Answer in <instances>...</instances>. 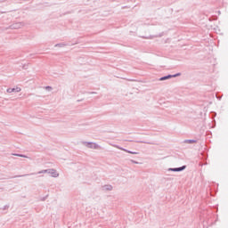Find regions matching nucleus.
Returning a JSON list of instances; mask_svg holds the SVG:
<instances>
[{
    "instance_id": "obj_3",
    "label": "nucleus",
    "mask_w": 228,
    "mask_h": 228,
    "mask_svg": "<svg viewBox=\"0 0 228 228\" xmlns=\"http://www.w3.org/2000/svg\"><path fill=\"white\" fill-rule=\"evenodd\" d=\"M47 174H49L52 177H60V174L54 168L48 169Z\"/></svg>"
},
{
    "instance_id": "obj_21",
    "label": "nucleus",
    "mask_w": 228,
    "mask_h": 228,
    "mask_svg": "<svg viewBox=\"0 0 228 228\" xmlns=\"http://www.w3.org/2000/svg\"><path fill=\"white\" fill-rule=\"evenodd\" d=\"M36 173H31L29 175H35Z\"/></svg>"
},
{
    "instance_id": "obj_13",
    "label": "nucleus",
    "mask_w": 228,
    "mask_h": 228,
    "mask_svg": "<svg viewBox=\"0 0 228 228\" xmlns=\"http://www.w3.org/2000/svg\"><path fill=\"white\" fill-rule=\"evenodd\" d=\"M45 90H48V92H51V90H53V87H52V86H45Z\"/></svg>"
},
{
    "instance_id": "obj_17",
    "label": "nucleus",
    "mask_w": 228,
    "mask_h": 228,
    "mask_svg": "<svg viewBox=\"0 0 228 228\" xmlns=\"http://www.w3.org/2000/svg\"><path fill=\"white\" fill-rule=\"evenodd\" d=\"M26 175H16V176H14V177H26Z\"/></svg>"
},
{
    "instance_id": "obj_4",
    "label": "nucleus",
    "mask_w": 228,
    "mask_h": 228,
    "mask_svg": "<svg viewBox=\"0 0 228 228\" xmlns=\"http://www.w3.org/2000/svg\"><path fill=\"white\" fill-rule=\"evenodd\" d=\"M183 170H186V166H183L180 167L168 168V172H183Z\"/></svg>"
},
{
    "instance_id": "obj_6",
    "label": "nucleus",
    "mask_w": 228,
    "mask_h": 228,
    "mask_svg": "<svg viewBox=\"0 0 228 228\" xmlns=\"http://www.w3.org/2000/svg\"><path fill=\"white\" fill-rule=\"evenodd\" d=\"M12 29H20L22 28V23H14L11 26Z\"/></svg>"
},
{
    "instance_id": "obj_9",
    "label": "nucleus",
    "mask_w": 228,
    "mask_h": 228,
    "mask_svg": "<svg viewBox=\"0 0 228 228\" xmlns=\"http://www.w3.org/2000/svg\"><path fill=\"white\" fill-rule=\"evenodd\" d=\"M66 46H67V45L64 44V43L56 44V45H54V47H66Z\"/></svg>"
},
{
    "instance_id": "obj_7",
    "label": "nucleus",
    "mask_w": 228,
    "mask_h": 228,
    "mask_svg": "<svg viewBox=\"0 0 228 228\" xmlns=\"http://www.w3.org/2000/svg\"><path fill=\"white\" fill-rule=\"evenodd\" d=\"M171 77H172V75H167V76L160 77L159 81H167V79H171Z\"/></svg>"
},
{
    "instance_id": "obj_10",
    "label": "nucleus",
    "mask_w": 228,
    "mask_h": 228,
    "mask_svg": "<svg viewBox=\"0 0 228 228\" xmlns=\"http://www.w3.org/2000/svg\"><path fill=\"white\" fill-rule=\"evenodd\" d=\"M137 143H147L148 145H153L154 144L152 142H145V141H137Z\"/></svg>"
},
{
    "instance_id": "obj_19",
    "label": "nucleus",
    "mask_w": 228,
    "mask_h": 228,
    "mask_svg": "<svg viewBox=\"0 0 228 228\" xmlns=\"http://www.w3.org/2000/svg\"><path fill=\"white\" fill-rule=\"evenodd\" d=\"M4 209H8V206H4Z\"/></svg>"
},
{
    "instance_id": "obj_1",
    "label": "nucleus",
    "mask_w": 228,
    "mask_h": 228,
    "mask_svg": "<svg viewBox=\"0 0 228 228\" xmlns=\"http://www.w3.org/2000/svg\"><path fill=\"white\" fill-rule=\"evenodd\" d=\"M82 143L85 145V147H87V149H101V146L97 144V142H82Z\"/></svg>"
},
{
    "instance_id": "obj_14",
    "label": "nucleus",
    "mask_w": 228,
    "mask_h": 228,
    "mask_svg": "<svg viewBox=\"0 0 228 228\" xmlns=\"http://www.w3.org/2000/svg\"><path fill=\"white\" fill-rule=\"evenodd\" d=\"M171 76H172V77H177L181 76V73H176V74L171 75Z\"/></svg>"
},
{
    "instance_id": "obj_16",
    "label": "nucleus",
    "mask_w": 228,
    "mask_h": 228,
    "mask_svg": "<svg viewBox=\"0 0 228 228\" xmlns=\"http://www.w3.org/2000/svg\"><path fill=\"white\" fill-rule=\"evenodd\" d=\"M107 190L111 191L113 190V187L111 185H107Z\"/></svg>"
},
{
    "instance_id": "obj_20",
    "label": "nucleus",
    "mask_w": 228,
    "mask_h": 228,
    "mask_svg": "<svg viewBox=\"0 0 228 228\" xmlns=\"http://www.w3.org/2000/svg\"><path fill=\"white\" fill-rule=\"evenodd\" d=\"M1 13H6V12H1V11H0V15H1Z\"/></svg>"
},
{
    "instance_id": "obj_8",
    "label": "nucleus",
    "mask_w": 228,
    "mask_h": 228,
    "mask_svg": "<svg viewBox=\"0 0 228 228\" xmlns=\"http://www.w3.org/2000/svg\"><path fill=\"white\" fill-rule=\"evenodd\" d=\"M183 143H197V140H191V139L184 140Z\"/></svg>"
},
{
    "instance_id": "obj_12",
    "label": "nucleus",
    "mask_w": 228,
    "mask_h": 228,
    "mask_svg": "<svg viewBox=\"0 0 228 228\" xmlns=\"http://www.w3.org/2000/svg\"><path fill=\"white\" fill-rule=\"evenodd\" d=\"M47 172H48V169H44V170L37 172V174H47Z\"/></svg>"
},
{
    "instance_id": "obj_15",
    "label": "nucleus",
    "mask_w": 228,
    "mask_h": 228,
    "mask_svg": "<svg viewBox=\"0 0 228 228\" xmlns=\"http://www.w3.org/2000/svg\"><path fill=\"white\" fill-rule=\"evenodd\" d=\"M131 163H134V165H138V164H140V162L135 161V160H134V159H131Z\"/></svg>"
},
{
    "instance_id": "obj_18",
    "label": "nucleus",
    "mask_w": 228,
    "mask_h": 228,
    "mask_svg": "<svg viewBox=\"0 0 228 228\" xmlns=\"http://www.w3.org/2000/svg\"><path fill=\"white\" fill-rule=\"evenodd\" d=\"M22 69H23L24 70H27L28 65L24 64V65L22 66Z\"/></svg>"
},
{
    "instance_id": "obj_2",
    "label": "nucleus",
    "mask_w": 228,
    "mask_h": 228,
    "mask_svg": "<svg viewBox=\"0 0 228 228\" xmlns=\"http://www.w3.org/2000/svg\"><path fill=\"white\" fill-rule=\"evenodd\" d=\"M111 147H115L116 149H118L119 151H124V152H127L128 154H138L136 151H131L129 150L124 149L117 144L110 143Z\"/></svg>"
},
{
    "instance_id": "obj_11",
    "label": "nucleus",
    "mask_w": 228,
    "mask_h": 228,
    "mask_svg": "<svg viewBox=\"0 0 228 228\" xmlns=\"http://www.w3.org/2000/svg\"><path fill=\"white\" fill-rule=\"evenodd\" d=\"M13 156H18V158H28L29 159V157H28L26 155H22V154L14 153Z\"/></svg>"
},
{
    "instance_id": "obj_5",
    "label": "nucleus",
    "mask_w": 228,
    "mask_h": 228,
    "mask_svg": "<svg viewBox=\"0 0 228 228\" xmlns=\"http://www.w3.org/2000/svg\"><path fill=\"white\" fill-rule=\"evenodd\" d=\"M22 89L20 87H16V88H8L6 90L7 94H12V92H20Z\"/></svg>"
}]
</instances>
